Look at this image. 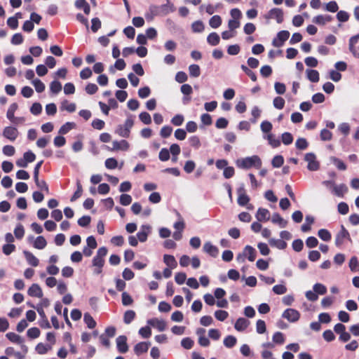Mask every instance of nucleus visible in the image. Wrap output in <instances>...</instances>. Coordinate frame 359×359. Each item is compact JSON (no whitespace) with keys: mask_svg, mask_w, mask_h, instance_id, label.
I'll use <instances>...</instances> for the list:
<instances>
[{"mask_svg":"<svg viewBox=\"0 0 359 359\" xmlns=\"http://www.w3.org/2000/svg\"><path fill=\"white\" fill-rule=\"evenodd\" d=\"M163 262L170 269H175L177 267V261L172 255H165L163 256Z\"/></svg>","mask_w":359,"mask_h":359,"instance_id":"nucleus-25","label":"nucleus"},{"mask_svg":"<svg viewBox=\"0 0 359 359\" xmlns=\"http://www.w3.org/2000/svg\"><path fill=\"white\" fill-rule=\"evenodd\" d=\"M307 78L311 82H318L319 81V73L314 69L306 70Z\"/></svg>","mask_w":359,"mask_h":359,"instance_id":"nucleus-34","label":"nucleus"},{"mask_svg":"<svg viewBox=\"0 0 359 359\" xmlns=\"http://www.w3.org/2000/svg\"><path fill=\"white\" fill-rule=\"evenodd\" d=\"M236 343V338L232 335H229L224 339V345L226 348H232Z\"/></svg>","mask_w":359,"mask_h":359,"instance_id":"nucleus-44","label":"nucleus"},{"mask_svg":"<svg viewBox=\"0 0 359 359\" xmlns=\"http://www.w3.org/2000/svg\"><path fill=\"white\" fill-rule=\"evenodd\" d=\"M247 327V323L244 318H238L235 323V329L238 331H243Z\"/></svg>","mask_w":359,"mask_h":359,"instance_id":"nucleus-49","label":"nucleus"},{"mask_svg":"<svg viewBox=\"0 0 359 359\" xmlns=\"http://www.w3.org/2000/svg\"><path fill=\"white\" fill-rule=\"evenodd\" d=\"M177 215L178 217V221L174 224V228L177 231H182L185 226L184 220L179 212H177Z\"/></svg>","mask_w":359,"mask_h":359,"instance_id":"nucleus-51","label":"nucleus"},{"mask_svg":"<svg viewBox=\"0 0 359 359\" xmlns=\"http://www.w3.org/2000/svg\"><path fill=\"white\" fill-rule=\"evenodd\" d=\"M147 324L157 329L159 332H163L166 329V323L162 319L153 318L147 320Z\"/></svg>","mask_w":359,"mask_h":359,"instance_id":"nucleus-8","label":"nucleus"},{"mask_svg":"<svg viewBox=\"0 0 359 359\" xmlns=\"http://www.w3.org/2000/svg\"><path fill=\"white\" fill-rule=\"evenodd\" d=\"M32 83L36 92L41 93L45 90V85L41 80L36 79H34Z\"/></svg>","mask_w":359,"mask_h":359,"instance_id":"nucleus-46","label":"nucleus"},{"mask_svg":"<svg viewBox=\"0 0 359 359\" xmlns=\"http://www.w3.org/2000/svg\"><path fill=\"white\" fill-rule=\"evenodd\" d=\"M318 236L324 241H329L332 238L330 233L325 229H320Z\"/></svg>","mask_w":359,"mask_h":359,"instance_id":"nucleus-41","label":"nucleus"},{"mask_svg":"<svg viewBox=\"0 0 359 359\" xmlns=\"http://www.w3.org/2000/svg\"><path fill=\"white\" fill-rule=\"evenodd\" d=\"M332 18L328 15H318L315 16L312 21L313 23L317 24L318 25H325L327 22L332 20Z\"/></svg>","mask_w":359,"mask_h":359,"instance_id":"nucleus-19","label":"nucleus"},{"mask_svg":"<svg viewBox=\"0 0 359 359\" xmlns=\"http://www.w3.org/2000/svg\"><path fill=\"white\" fill-rule=\"evenodd\" d=\"M134 125V118L132 115L128 116L123 124L117 126L115 133L122 137H128L130 134V130Z\"/></svg>","mask_w":359,"mask_h":359,"instance_id":"nucleus-2","label":"nucleus"},{"mask_svg":"<svg viewBox=\"0 0 359 359\" xmlns=\"http://www.w3.org/2000/svg\"><path fill=\"white\" fill-rule=\"evenodd\" d=\"M273 341L275 344H283L285 341V337L283 334L280 332H276V333H274V334L273 335Z\"/></svg>","mask_w":359,"mask_h":359,"instance_id":"nucleus-55","label":"nucleus"},{"mask_svg":"<svg viewBox=\"0 0 359 359\" xmlns=\"http://www.w3.org/2000/svg\"><path fill=\"white\" fill-rule=\"evenodd\" d=\"M267 17L276 20L278 23H281L283 20V13L280 8H273L269 12Z\"/></svg>","mask_w":359,"mask_h":359,"instance_id":"nucleus-14","label":"nucleus"},{"mask_svg":"<svg viewBox=\"0 0 359 359\" xmlns=\"http://www.w3.org/2000/svg\"><path fill=\"white\" fill-rule=\"evenodd\" d=\"M269 243L271 246L276 247L280 250H283L287 246V243L281 239L270 238Z\"/></svg>","mask_w":359,"mask_h":359,"instance_id":"nucleus-27","label":"nucleus"},{"mask_svg":"<svg viewBox=\"0 0 359 359\" xmlns=\"http://www.w3.org/2000/svg\"><path fill=\"white\" fill-rule=\"evenodd\" d=\"M271 221L273 223L278 224L280 228H284L287 224V222L278 213H274L272 215Z\"/></svg>","mask_w":359,"mask_h":359,"instance_id":"nucleus-24","label":"nucleus"},{"mask_svg":"<svg viewBox=\"0 0 359 359\" xmlns=\"http://www.w3.org/2000/svg\"><path fill=\"white\" fill-rule=\"evenodd\" d=\"M139 118L144 124L149 125L151 123V118L148 112H141L139 114Z\"/></svg>","mask_w":359,"mask_h":359,"instance_id":"nucleus-48","label":"nucleus"},{"mask_svg":"<svg viewBox=\"0 0 359 359\" xmlns=\"http://www.w3.org/2000/svg\"><path fill=\"white\" fill-rule=\"evenodd\" d=\"M27 293L31 297H42L43 292L38 284H32L28 289Z\"/></svg>","mask_w":359,"mask_h":359,"instance_id":"nucleus-20","label":"nucleus"},{"mask_svg":"<svg viewBox=\"0 0 359 359\" xmlns=\"http://www.w3.org/2000/svg\"><path fill=\"white\" fill-rule=\"evenodd\" d=\"M264 138L266 139L269 142V144L272 147H278L280 145V140L276 137L275 135L272 133L266 134V135L264 136Z\"/></svg>","mask_w":359,"mask_h":359,"instance_id":"nucleus-26","label":"nucleus"},{"mask_svg":"<svg viewBox=\"0 0 359 359\" xmlns=\"http://www.w3.org/2000/svg\"><path fill=\"white\" fill-rule=\"evenodd\" d=\"M62 110H66L69 112H74L76 110V104L74 103H69L67 100H65L62 103Z\"/></svg>","mask_w":359,"mask_h":359,"instance_id":"nucleus-42","label":"nucleus"},{"mask_svg":"<svg viewBox=\"0 0 359 359\" xmlns=\"http://www.w3.org/2000/svg\"><path fill=\"white\" fill-rule=\"evenodd\" d=\"M104 164L108 169H115L118 165V162L114 158H109L105 161Z\"/></svg>","mask_w":359,"mask_h":359,"instance_id":"nucleus-61","label":"nucleus"},{"mask_svg":"<svg viewBox=\"0 0 359 359\" xmlns=\"http://www.w3.org/2000/svg\"><path fill=\"white\" fill-rule=\"evenodd\" d=\"M135 312L133 310H128L125 312L123 316V321L126 324H130L135 318Z\"/></svg>","mask_w":359,"mask_h":359,"instance_id":"nucleus-35","label":"nucleus"},{"mask_svg":"<svg viewBox=\"0 0 359 359\" xmlns=\"http://www.w3.org/2000/svg\"><path fill=\"white\" fill-rule=\"evenodd\" d=\"M14 234L18 239H21L24 236L25 230L22 224H19L16 226L14 230Z\"/></svg>","mask_w":359,"mask_h":359,"instance_id":"nucleus-60","label":"nucleus"},{"mask_svg":"<svg viewBox=\"0 0 359 359\" xmlns=\"http://www.w3.org/2000/svg\"><path fill=\"white\" fill-rule=\"evenodd\" d=\"M261 160L257 156H253L250 158H248V167L249 166H255L256 168H259L261 165Z\"/></svg>","mask_w":359,"mask_h":359,"instance_id":"nucleus-56","label":"nucleus"},{"mask_svg":"<svg viewBox=\"0 0 359 359\" xmlns=\"http://www.w3.org/2000/svg\"><path fill=\"white\" fill-rule=\"evenodd\" d=\"M15 245L13 244L7 243V244L4 245L2 247L3 252L6 255H11L13 252L15 251Z\"/></svg>","mask_w":359,"mask_h":359,"instance_id":"nucleus-64","label":"nucleus"},{"mask_svg":"<svg viewBox=\"0 0 359 359\" xmlns=\"http://www.w3.org/2000/svg\"><path fill=\"white\" fill-rule=\"evenodd\" d=\"M295 145L297 149L304 150L308 147L309 143L305 138L299 137L297 140Z\"/></svg>","mask_w":359,"mask_h":359,"instance_id":"nucleus-45","label":"nucleus"},{"mask_svg":"<svg viewBox=\"0 0 359 359\" xmlns=\"http://www.w3.org/2000/svg\"><path fill=\"white\" fill-rule=\"evenodd\" d=\"M191 29L194 32L201 33V32H203V30L205 29V26L202 21L197 20L192 23Z\"/></svg>","mask_w":359,"mask_h":359,"instance_id":"nucleus-36","label":"nucleus"},{"mask_svg":"<svg viewBox=\"0 0 359 359\" xmlns=\"http://www.w3.org/2000/svg\"><path fill=\"white\" fill-rule=\"evenodd\" d=\"M273 107L278 109H282L285 106V100L281 97H276L273 101Z\"/></svg>","mask_w":359,"mask_h":359,"instance_id":"nucleus-53","label":"nucleus"},{"mask_svg":"<svg viewBox=\"0 0 359 359\" xmlns=\"http://www.w3.org/2000/svg\"><path fill=\"white\" fill-rule=\"evenodd\" d=\"M75 6L79 9H83L85 14L88 15L90 12V5L86 0H76Z\"/></svg>","mask_w":359,"mask_h":359,"instance_id":"nucleus-23","label":"nucleus"},{"mask_svg":"<svg viewBox=\"0 0 359 359\" xmlns=\"http://www.w3.org/2000/svg\"><path fill=\"white\" fill-rule=\"evenodd\" d=\"M6 336L11 341L20 344L22 351L25 352V353H27L28 351L27 346L24 344L23 339L20 335L14 332H8Z\"/></svg>","mask_w":359,"mask_h":359,"instance_id":"nucleus-7","label":"nucleus"},{"mask_svg":"<svg viewBox=\"0 0 359 359\" xmlns=\"http://www.w3.org/2000/svg\"><path fill=\"white\" fill-rule=\"evenodd\" d=\"M40 333H41V332H40L39 329L37 327L29 328L27 332V337L31 339H36V338L39 337L40 335Z\"/></svg>","mask_w":359,"mask_h":359,"instance_id":"nucleus-54","label":"nucleus"},{"mask_svg":"<svg viewBox=\"0 0 359 359\" xmlns=\"http://www.w3.org/2000/svg\"><path fill=\"white\" fill-rule=\"evenodd\" d=\"M172 132V127L169 126H163L160 131V135L162 137L166 138L170 136L171 133Z\"/></svg>","mask_w":359,"mask_h":359,"instance_id":"nucleus-59","label":"nucleus"},{"mask_svg":"<svg viewBox=\"0 0 359 359\" xmlns=\"http://www.w3.org/2000/svg\"><path fill=\"white\" fill-rule=\"evenodd\" d=\"M222 22L221 17L215 15L209 20V25L213 29H217L222 25Z\"/></svg>","mask_w":359,"mask_h":359,"instance_id":"nucleus-31","label":"nucleus"},{"mask_svg":"<svg viewBox=\"0 0 359 359\" xmlns=\"http://www.w3.org/2000/svg\"><path fill=\"white\" fill-rule=\"evenodd\" d=\"M184 121V118L183 115L176 114L175 116H174L172 118L170 121H171L172 124H173L174 126H180L183 123Z\"/></svg>","mask_w":359,"mask_h":359,"instance_id":"nucleus-57","label":"nucleus"},{"mask_svg":"<svg viewBox=\"0 0 359 359\" xmlns=\"http://www.w3.org/2000/svg\"><path fill=\"white\" fill-rule=\"evenodd\" d=\"M5 353L8 355H14L17 359H25L26 353H21L15 351L13 347H8L5 350Z\"/></svg>","mask_w":359,"mask_h":359,"instance_id":"nucleus-32","label":"nucleus"},{"mask_svg":"<svg viewBox=\"0 0 359 359\" xmlns=\"http://www.w3.org/2000/svg\"><path fill=\"white\" fill-rule=\"evenodd\" d=\"M83 192L82 186L79 180L76 182V191L71 198V201H74L81 196Z\"/></svg>","mask_w":359,"mask_h":359,"instance_id":"nucleus-43","label":"nucleus"},{"mask_svg":"<svg viewBox=\"0 0 359 359\" xmlns=\"http://www.w3.org/2000/svg\"><path fill=\"white\" fill-rule=\"evenodd\" d=\"M231 18L229 20L228 27L235 31L240 27V20L242 17L241 12L238 8H233L230 12Z\"/></svg>","mask_w":359,"mask_h":359,"instance_id":"nucleus-3","label":"nucleus"},{"mask_svg":"<svg viewBox=\"0 0 359 359\" xmlns=\"http://www.w3.org/2000/svg\"><path fill=\"white\" fill-rule=\"evenodd\" d=\"M330 161L331 163H332L334 165H335L336 167L339 170H345L346 169V165L340 159H339V158H336L334 156H331L330 158Z\"/></svg>","mask_w":359,"mask_h":359,"instance_id":"nucleus-37","label":"nucleus"},{"mask_svg":"<svg viewBox=\"0 0 359 359\" xmlns=\"http://www.w3.org/2000/svg\"><path fill=\"white\" fill-rule=\"evenodd\" d=\"M281 140L284 144L288 145L292 142L293 137L291 133L286 132L282 134Z\"/></svg>","mask_w":359,"mask_h":359,"instance_id":"nucleus-58","label":"nucleus"},{"mask_svg":"<svg viewBox=\"0 0 359 359\" xmlns=\"http://www.w3.org/2000/svg\"><path fill=\"white\" fill-rule=\"evenodd\" d=\"M304 160L308 163L307 168L309 170L315 171L319 168V163L313 153H307L304 156Z\"/></svg>","mask_w":359,"mask_h":359,"instance_id":"nucleus-5","label":"nucleus"},{"mask_svg":"<svg viewBox=\"0 0 359 359\" xmlns=\"http://www.w3.org/2000/svg\"><path fill=\"white\" fill-rule=\"evenodd\" d=\"M238 203L241 206H244L247 204V196L245 195V185L242 186L238 189Z\"/></svg>","mask_w":359,"mask_h":359,"instance_id":"nucleus-21","label":"nucleus"},{"mask_svg":"<svg viewBox=\"0 0 359 359\" xmlns=\"http://www.w3.org/2000/svg\"><path fill=\"white\" fill-rule=\"evenodd\" d=\"M175 11V7L170 2V0H166V4L160 6L156 5H151L148 11L145 13V18L147 20H151L155 16L157 15H166Z\"/></svg>","mask_w":359,"mask_h":359,"instance_id":"nucleus-1","label":"nucleus"},{"mask_svg":"<svg viewBox=\"0 0 359 359\" xmlns=\"http://www.w3.org/2000/svg\"><path fill=\"white\" fill-rule=\"evenodd\" d=\"M19 135V131L14 126H6L2 130V136L11 142H15Z\"/></svg>","mask_w":359,"mask_h":359,"instance_id":"nucleus-4","label":"nucleus"},{"mask_svg":"<svg viewBox=\"0 0 359 359\" xmlns=\"http://www.w3.org/2000/svg\"><path fill=\"white\" fill-rule=\"evenodd\" d=\"M189 74L194 77H198L200 76L201 70L198 65H191L189 67Z\"/></svg>","mask_w":359,"mask_h":359,"instance_id":"nucleus-47","label":"nucleus"},{"mask_svg":"<svg viewBox=\"0 0 359 359\" xmlns=\"http://www.w3.org/2000/svg\"><path fill=\"white\" fill-rule=\"evenodd\" d=\"M313 290L316 294H325L327 292L326 287L321 283H316L313 285Z\"/></svg>","mask_w":359,"mask_h":359,"instance_id":"nucleus-50","label":"nucleus"},{"mask_svg":"<svg viewBox=\"0 0 359 359\" xmlns=\"http://www.w3.org/2000/svg\"><path fill=\"white\" fill-rule=\"evenodd\" d=\"M130 147V144L125 140L121 141H113L111 151H127Z\"/></svg>","mask_w":359,"mask_h":359,"instance_id":"nucleus-12","label":"nucleus"},{"mask_svg":"<svg viewBox=\"0 0 359 359\" xmlns=\"http://www.w3.org/2000/svg\"><path fill=\"white\" fill-rule=\"evenodd\" d=\"M23 255L27 264L32 266L36 267L39 264V259L34 256L31 252L27 250L23 251Z\"/></svg>","mask_w":359,"mask_h":359,"instance_id":"nucleus-13","label":"nucleus"},{"mask_svg":"<svg viewBox=\"0 0 359 359\" xmlns=\"http://www.w3.org/2000/svg\"><path fill=\"white\" fill-rule=\"evenodd\" d=\"M344 239L351 240V238L348 231L342 226L341 230L336 236V245L338 247L341 246L343 244Z\"/></svg>","mask_w":359,"mask_h":359,"instance_id":"nucleus-9","label":"nucleus"},{"mask_svg":"<svg viewBox=\"0 0 359 359\" xmlns=\"http://www.w3.org/2000/svg\"><path fill=\"white\" fill-rule=\"evenodd\" d=\"M151 230V226L147 224L142 225L141 226V230L137 233V239L140 242H144L147 239L148 234L149 233Z\"/></svg>","mask_w":359,"mask_h":359,"instance_id":"nucleus-17","label":"nucleus"},{"mask_svg":"<svg viewBox=\"0 0 359 359\" xmlns=\"http://www.w3.org/2000/svg\"><path fill=\"white\" fill-rule=\"evenodd\" d=\"M349 268L351 271H359V262L356 257H352L349 261Z\"/></svg>","mask_w":359,"mask_h":359,"instance_id":"nucleus-40","label":"nucleus"},{"mask_svg":"<svg viewBox=\"0 0 359 359\" xmlns=\"http://www.w3.org/2000/svg\"><path fill=\"white\" fill-rule=\"evenodd\" d=\"M2 152L6 156H12L15 154V149L12 145H5L2 148Z\"/></svg>","mask_w":359,"mask_h":359,"instance_id":"nucleus-52","label":"nucleus"},{"mask_svg":"<svg viewBox=\"0 0 359 359\" xmlns=\"http://www.w3.org/2000/svg\"><path fill=\"white\" fill-rule=\"evenodd\" d=\"M83 320L86 324L87 327L90 329H93L96 326V322L91 316V315L88 313H84Z\"/></svg>","mask_w":359,"mask_h":359,"instance_id":"nucleus-33","label":"nucleus"},{"mask_svg":"<svg viewBox=\"0 0 359 359\" xmlns=\"http://www.w3.org/2000/svg\"><path fill=\"white\" fill-rule=\"evenodd\" d=\"M290 32L286 30L280 31L278 33L276 38H275L272 44L275 47H280L283 45L284 42L288 39Z\"/></svg>","mask_w":359,"mask_h":359,"instance_id":"nucleus-6","label":"nucleus"},{"mask_svg":"<svg viewBox=\"0 0 359 359\" xmlns=\"http://www.w3.org/2000/svg\"><path fill=\"white\" fill-rule=\"evenodd\" d=\"M50 90L54 94H57L62 90V84L57 80L52 81L50 84Z\"/></svg>","mask_w":359,"mask_h":359,"instance_id":"nucleus-39","label":"nucleus"},{"mask_svg":"<svg viewBox=\"0 0 359 359\" xmlns=\"http://www.w3.org/2000/svg\"><path fill=\"white\" fill-rule=\"evenodd\" d=\"M203 251L210 255L213 257H216L219 254L218 248L213 245L210 242H206L203 245Z\"/></svg>","mask_w":359,"mask_h":359,"instance_id":"nucleus-15","label":"nucleus"},{"mask_svg":"<svg viewBox=\"0 0 359 359\" xmlns=\"http://www.w3.org/2000/svg\"><path fill=\"white\" fill-rule=\"evenodd\" d=\"M181 345L185 349H191L194 345V341L189 337H186L182 339Z\"/></svg>","mask_w":359,"mask_h":359,"instance_id":"nucleus-63","label":"nucleus"},{"mask_svg":"<svg viewBox=\"0 0 359 359\" xmlns=\"http://www.w3.org/2000/svg\"><path fill=\"white\" fill-rule=\"evenodd\" d=\"M256 218L259 222H266L269 220V211L265 208H259L256 214Z\"/></svg>","mask_w":359,"mask_h":359,"instance_id":"nucleus-22","label":"nucleus"},{"mask_svg":"<svg viewBox=\"0 0 359 359\" xmlns=\"http://www.w3.org/2000/svg\"><path fill=\"white\" fill-rule=\"evenodd\" d=\"M47 245L46 240L42 236L36 237L34 242V247L38 250H42L46 248Z\"/></svg>","mask_w":359,"mask_h":359,"instance_id":"nucleus-28","label":"nucleus"},{"mask_svg":"<svg viewBox=\"0 0 359 359\" xmlns=\"http://www.w3.org/2000/svg\"><path fill=\"white\" fill-rule=\"evenodd\" d=\"M229 314L226 311L218 310L215 312V318L219 321H224L228 317Z\"/></svg>","mask_w":359,"mask_h":359,"instance_id":"nucleus-62","label":"nucleus"},{"mask_svg":"<svg viewBox=\"0 0 359 359\" xmlns=\"http://www.w3.org/2000/svg\"><path fill=\"white\" fill-rule=\"evenodd\" d=\"M332 191L337 196L344 197V194L348 191V187L344 184H341L339 185L334 184H333Z\"/></svg>","mask_w":359,"mask_h":359,"instance_id":"nucleus-16","label":"nucleus"},{"mask_svg":"<svg viewBox=\"0 0 359 359\" xmlns=\"http://www.w3.org/2000/svg\"><path fill=\"white\" fill-rule=\"evenodd\" d=\"M18 107V106L16 103H13L10 105V107L7 111L6 117L11 121H14V117H15L14 114H15V111L17 110Z\"/></svg>","mask_w":359,"mask_h":359,"instance_id":"nucleus-38","label":"nucleus"},{"mask_svg":"<svg viewBox=\"0 0 359 359\" xmlns=\"http://www.w3.org/2000/svg\"><path fill=\"white\" fill-rule=\"evenodd\" d=\"M116 346L118 348V351L121 353H126L128 350V346L127 344V337L124 335L118 336L116 339Z\"/></svg>","mask_w":359,"mask_h":359,"instance_id":"nucleus-10","label":"nucleus"},{"mask_svg":"<svg viewBox=\"0 0 359 359\" xmlns=\"http://www.w3.org/2000/svg\"><path fill=\"white\" fill-rule=\"evenodd\" d=\"M283 317L286 318L290 322H296L299 320L300 314L299 311L295 309H287L284 311Z\"/></svg>","mask_w":359,"mask_h":359,"instance_id":"nucleus-11","label":"nucleus"},{"mask_svg":"<svg viewBox=\"0 0 359 359\" xmlns=\"http://www.w3.org/2000/svg\"><path fill=\"white\" fill-rule=\"evenodd\" d=\"M149 346V342H140L135 346L134 352L137 355H140L141 354L147 352Z\"/></svg>","mask_w":359,"mask_h":359,"instance_id":"nucleus-18","label":"nucleus"},{"mask_svg":"<svg viewBox=\"0 0 359 359\" xmlns=\"http://www.w3.org/2000/svg\"><path fill=\"white\" fill-rule=\"evenodd\" d=\"M207 41L211 46H217L220 41L219 36L216 32H212L208 36Z\"/></svg>","mask_w":359,"mask_h":359,"instance_id":"nucleus-30","label":"nucleus"},{"mask_svg":"<svg viewBox=\"0 0 359 359\" xmlns=\"http://www.w3.org/2000/svg\"><path fill=\"white\" fill-rule=\"evenodd\" d=\"M75 127L76 124L74 122H67L60 127L58 133L61 135H65Z\"/></svg>","mask_w":359,"mask_h":359,"instance_id":"nucleus-29","label":"nucleus"}]
</instances>
